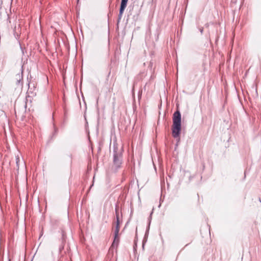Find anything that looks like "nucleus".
I'll return each instance as SVG.
<instances>
[{"label": "nucleus", "mask_w": 261, "mask_h": 261, "mask_svg": "<svg viewBox=\"0 0 261 261\" xmlns=\"http://www.w3.org/2000/svg\"><path fill=\"white\" fill-rule=\"evenodd\" d=\"M181 132V114L179 111H176L173 116V125L172 127V136L174 138H179Z\"/></svg>", "instance_id": "f257e3e1"}, {"label": "nucleus", "mask_w": 261, "mask_h": 261, "mask_svg": "<svg viewBox=\"0 0 261 261\" xmlns=\"http://www.w3.org/2000/svg\"><path fill=\"white\" fill-rule=\"evenodd\" d=\"M113 163L116 169L120 167L122 163L121 153L118 152L115 148L114 150Z\"/></svg>", "instance_id": "f03ea898"}, {"label": "nucleus", "mask_w": 261, "mask_h": 261, "mask_svg": "<svg viewBox=\"0 0 261 261\" xmlns=\"http://www.w3.org/2000/svg\"><path fill=\"white\" fill-rule=\"evenodd\" d=\"M126 7L120 6L119 13V15L118 16V19H117V24L120 22V21L122 18V16L123 12H124L125 9L126 8Z\"/></svg>", "instance_id": "7ed1b4c3"}, {"label": "nucleus", "mask_w": 261, "mask_h": 261, "mask_svg": "<svg viewBox=\"0 0 261 261\" xmlns=\"http://www.w3.org/2000/svg\"><path fill=\"white\" fill-rule=\"evenodd\" d=\"M119 220L118 216H117V221H116V224L115 226V228L114 230V233H116V236L117 234H119Z\"/></svg>", "instance_id": "20e7f679"}, {"label": "nucleus", "mask_w": 261, "mask_h": 261, "mask_svg": "<svg viewBox=\"0 0 261 261\" xmlns=\"http://www.w3.org/2000/svg\"><path fill=\"white\" fill-rule=\"evenodd\" d=\"M119 241V239L118 237V234L116 236V233H114V239L112 245L114 246L115 245L117 246L118 244Z\"/></svg>", "instance_id": "39448f33"}, {"label": "nucleus", "mask_w": 261, "mask_h": 261, "mask_svg": "<svg viewBox=\"0 0 261 261\" xmlns=\"http://www.w3.org/2000/svg\"><path fill=\"white\" fill-rule=\"evenodd\" d=\"M128 0H121L120 6L126 7Z\"/></svg>", "instance_id": "423d86ee"}, {"label": "nucleus", "mask_w": 261, "mask_h": 261, "mask_svg": "<svg viewBox=\"0 0 261 261\" xmlns=\"http://www.w3.org/2000/svg\"><path fill=\"white\" fill-rule=\"evenodd\" d=\"M19 162V158L18 155L16 156V162L17 164V165L18 166V162Z\"/></svg>", "instance_id": "0eeeda50"}, {"label": "nucleus", "mask_w": 261, "mask_h": 261, "mask_svg": "<svg viewBox=\"0 0 261 261\" xmlns=\"http://www.w3.org/2000/svg\"><path fill=\"white\" fill-rule=\"evenodd\" d=\"M200 33L202 34L203 32V29H200Z\"/></svg>", "instance_id": "6e6552de"}]
</instances>
